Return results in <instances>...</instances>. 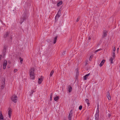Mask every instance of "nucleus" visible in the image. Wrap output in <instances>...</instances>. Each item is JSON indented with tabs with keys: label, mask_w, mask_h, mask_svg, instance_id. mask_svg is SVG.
Wrapping results in <instances>:
<instances>
[{
	"label": "nucleus",
	"mask_w": 120,
	"mask_h": 120,
	"mask_svg": "<svg viewBox=\"0 0 120 120\" xmlns=\"http://www.w3.org/2000/svg\"><path fill=\"white\" fill-rule=\"evenodd\" d=\"M11 100L15 103H16L17 101V96L15 95H13L11 98Z\"/></svg>",
	"instance_id": "obj_3"
},
{
	"label": "nucleus",
	"mask_w": 120,
	"mask_h": 120,
	"mask_svg": "<svg viewBox=\"0 0 120 120\" xmlns=\"http://www.w3.org/2000/svg\"><path fill=\"white\" fill-rule=\"evenodd\" d=\"M101 50V49H98V50H96L95 51V53H96V52H98V51H99Z\"/></svg>",
	"instance_id": "obj_28"
},
{
	"label": "nucleus",
	"mask_w": 120,
	"mask_h": 120,
	"mask_svg": "<svg viewBox=\"0 0 120 120\" xmlns=\"http://www.w3.org/2000/svg\"><path fill=\"white\" fill-rule=\"evenodd\" d=\"M90 74L89 73L88 74L86 75H85L83 77V79L84 80H86L87 78V77Z\"/></svg>",
	"instance_id": "obj_12"
},
{
	"label": "nucleus",
	"mask_w": 120,
	"mask_h": 120,
	"mask_svg": "<svg viewBox=\"0 0 120 120\" xmlns=\"http://www.w3.org/2000/svg\"><path fill=\"white\" fill-rule=\"evenodd\" d=\"M65 51H64V52H63V55H64V54H65Z\"/></svg>",
	"instance_id": "obj_36"
},
{
	"label": "nucleus",
	"mask_w": 120,
	"mask_h": 120,
	"mask_svg": "<svg viewBox=\"0 0 120 120\" xmlns=\"http://www.w3.org/2000/svg\"><path fill=\"white\" fill-rule=\"evenodd\" d=\"M111 116V115L110 114H108V116L109 117Z\"/></svg>",
	"instance_id": "obj_38"
},
{
	"label": "nucleus",
	"mask_w": 120,
	"mask_h": 120,
	"mask_svg": "<svg viewBox=\"0 0 120 120\" xmlns=\"http://www.w3.org/2000/svg\"><path fill=\"white\" fill-rule=\"evenodd\" d=\"M105 61V60H103L101 62L100 64L99 65L100 67L102 66L104 64V63Z\"/></svg>",
	"instance_id": "obj_11"
},
{
	"label": "nucleus",
	"mask_w": 120,
	"mask_h": 120,
	"mask_svg": "<svg viewBox=\"0 0 120 120\" xmlns=\"http://www.w3.org/2000/svg\"><path fill=\"white\" fill-rule=\"evenodd\" d=\"M85 101H86V102L87 103L88 105H89L90 104V103H89V100L88 99H86Z\"/></svg>",
	"instance_id": "obj_25"
},
{
	"label": "nucleus",
	"mask_w": 120,
	"mask_h": 120,
	"mask_svg": "<svg viewBox=\"0 0 120 120\" xmlns=\"http://www.w3.org/2000/svg\"><path fill=\"white\" fill-rule=\"evenodd\" d=\"M91 39V38L90 37H89L88 38V42H89L90 41V40Z\"/></svg>",
	"instance_id": "obj_33"
},
{
	"label": "nucleus",
	"mask_w": 120,
	"mask_h": 120,
	"mask_svg": "<svg viewBox=\"0 0 120 120\" xmlns=\"http://www.w3.org/2000/svg\"><path fill=\"white\" fill-rule=\"evenodd\" d=\"M99 108L98 107L95 115V119L96 120H98L99 117Z\"/></svg>",
	"instance_id": "obj_4"
},
{
	"label": "nucleus",
	"mask_w": 120,
	"mask_h": 120,
	"mask_svg": "<svg viewBox=\"0 0 120 120\" xmlns=\"http://www.w3.org/2000/svg\"><path fill=\"white\" fill-rule=\"evenodd\" d=\"M72 114H73V112L72 110H71L69 113V115H72Z\"/></svg>",
	"instance_id": "obj_27"
},
{
	"label": "nucleus",
	"mask_w": 120,
	"mask_h": 120,
	"mask_svg": "<svg viewBox=\"0 0 120 120\" xmlns=\"http://www.w3.org/2000/svg\"><path fill=\"white\" fill-rule=\"evenodd\" d=\"M52 95H53V93H51V94L50 97V101H51L52 100Z\"/></svg>",
	"instance_id": "obj_23"
},
{
	"label": "nucleus",
	"mask_w": 120,
	"mask_h": 120,
	"mask_svg": "<svg viewBox=\"0 0 120 120\" xmlns=\"http://www.w3.org/2000/svg\"><path fill=\"white\" fill-rule=\"evenodd\" d=\"M31 92H32V94H32V93H33L34 92V91L33 90H31Z\"/></svg>",
	"instance_id": "obj_39"
},
{
	"label": "nucleus",
	"mask_w": 120,
	"mask_h": 120,
	"mask_svg": "<svg viewBox=\"0 0 120 120\" xmlns=\"http://www.w3.org/2000/svg\"><path fill=\"white\" fill-rule=\"evenodd\" d=\"M8 113L9 117L10 118L11 113V109H10L9 110Z\"/></svg>",
	"instance_id": "obj_15"
},
{
	"label": "nucleus",
	"mask_w": 120,
	"mask_h": 120,
	"mask_svg": "<svg viewBox=\"0 0 120 120\" xmlns=\"http://www.w3.org/2000/svg\"><path fill=\"white\" fill-rule=\"evenodd\" d=\"M9 33L8 32H7L4 35V38H6L8 37L9 36Z\"/></svg>",
	"instance_id": "obj_7"
},
{
	"label": "nucleus",
	"mask_w": 120,
	"mask_h": 120,
	"mask_svg": "<svg viewBox=\"0 0 120 120\" xmlns=\"http://www.w3.org/2000/svg\"><path fill=\"white\" fill-rule=\"evenodd\" d=\"M59 99V98L58 96H56L54 98V100L55 101H56L58 100Z\"/></svg>",
	"instance_id": "obj_21"
},
{
	"label": "nucleus",
	"mask_w": 120,
	"mask_h": 120,
	"mask_svg": "<svg viewBox=\"0 0 120 120\" xmlns=\"http://www.w3.org/2000/svg\"><path fill=\"white\" fill-rule=\"evenodd\" d=\"M80 18L79 17H78L77 18V19L76 20V22H78Z\"/></svg>",
	"instance_id": "obj_30"
},
{
	"label": "nucleus",
	"mask_w": 120,
	"mask_h": 120,
	"mask_svg": "<svg viewBox=\"0 0 120 120\" xmlns=\"http://www.w3.org/2000/svg\"><path fill=\"white\" fill-rule=\"evenodd\" d=\"M112 56L113 57V58H115V57L116 56L115 54V52H112Z\"/></svg>",
	"instance_id": "obj_20"
},
{
	"label": "nucleus",
	"mask_w": 120,
	"mask_h": 120,
	"mask_svg": "<svg viewBox=\"0 0 120 120\" xmlns=\"http://www.w3.org/2000/svg\"><path fill=\"white\" fill-rule=\"evenodd\" d=\"M93 57V55H91L90 56V58H89V60H90Z\"/></svg>",
	"instance_id": "obj_34"
},
{
	"label": "nucleus",
	"mask_w": 120,
	"mask_h": 120,
	"mask_svg": "<svg viewBox=\"0 0 120 120\" xmlns=\"http://www.w3.org/2000/svg\"><path fill=\"white\" fill-rule=\"evenodd\" d=\"M107 97L108 98V99L110 100L111 99V97L110 95V94L109 92H108L107 94Z\"/></svg>",
	"instance_id": "obj_13"
},
{
	"label": "nucleus",
	"mask_w": 120,
	"mask_h": 120,
	"mask_svg": "<svg viewBox=\"0 0 120 120\" xmlns=\"http://www.w3.org/2000/svg\"><path fill=\"white\" fill-rule=\"evenodd\" d=\"M27 17L26 13H24L22 16V17L20 19V23H21V24L24 20L26 19Z\"/></svg>",
	"instance_id": "obj_2"
},
{
	"label": "nucleus",
	"mask_w": 120,
	"mask_h": 120,
	"mask_svg": "<svg viewBox=\"0 0 120 120\" xmlns=\"http://www.w3.org/2000/svg\"><path fill=\"white\" fill-rule=\"evenodd\" d=\"M7 47V46L6 45L4 46L3 50V53L4 54L5 52Z\"/></svg>",
	"instance_id": "obj_9"
},
{
	"label": "nucleus",
	"mask_w": 120,
	"mask_h": 120,
	"mask_svg": "<svg viewBox=\"0 0 120 120\" xmlns=\"http://www.w3.org/2000/svg\"><path fill=\"white\" fill-rule=\"evenodd\" d=\"M7 64V62L6 60H5L3 64V68L4 69H5L6 68V67Z\"/></svg>",
	"instance_id": "obj_8"
},
{
	"label": "nucleus",
	"mask_w": 120,
	"mask_h": 120,
	"mask_svg": "<svg viewBox=\"0 0 120 120\" xmlns=\"http://www.w3.org/2000/svg\"><path fill=\"white\" fill-rule=\"evenodd\" d=\"M5 84V80L4 79L1 82V88L2 89L4 88V87Z\"/></svg>",
	"instance_id": "obj_6"
},
{
	"label": "nucleus",
	"mask_w": 120,
	"mask_h": 120,
	"mask_svg": "<svg viewBox=\"0 0 120 120\" xmlns=\"http://www.w3.org/2000/svg\"><path fill=\"white\" fill-rule=\"evenodd\" d=\"M61 13V11L60 10H59L57 13V14H56V17H55V20H57L60 17V15H59V14H60Z\"/></svg>",
	"instance_id": "obj_5"
},
{
	"label": "nucleus",
	"mask_w": 120,
	"mask_h": 120,
	"mask_svg": "<svg viewBox=\"0 0 120 120\" xmlns=\"http://www.w3.org/2000/svg\"><path fill=\"white\" fill-rule=\"evenodd\" d=\"M62 1H60V2L58 3L57 4V6H59L60 5L62 4Z\"/></svg>",
	"instance_id": "obj_19"
},
{
	"label": "nucleus",
	"mask_w": 120,
	"mask_h": 120,
	"mask_svg": "<svg viewBox=\"0 0 120 120\" xmlns=\"http://www.w3.org/2000/svg\"><path fill=\"white\" fill-rule=\"evenodd\" d=\"M107 31H106L105 30L103 32V37H105L107 35Z\"/></svg>",
	"instance_id": "obj_10"
},
{
	"label": "nucleus",
	"mask_w": 120,
	"mask_h": 120,
	"mask_svg": "<svg viewBox=\"0 0 120 120\" xmlns=\"http://www.w3.org/2000/svg\"><path fill=\"white\" fill-rule=\"evenodd\" d=\"M2 57V56L1 55H0V60H1V58Z\"/></svg>",
	"instance_id": "obj_37"
},
{
	"label": "nucleus",
	"mask_w": 120,
	"mask_h": 120,
	"mask_svg": "<svg viewBox=\"0 0 120 120\" xmlns=\"http://www.w3.org/2000/svg\"><path fill=\"white\" fill-rule=\"evenodd\" d=\"M18 71V70L17 69H15L14 70V73H15L16 72Z\"/></svg>",
	"instance_id": "obj_32"
},
{
	"label": "nucleus",
	"mask_w": 120,
	"mask_h": 120,
	"mask_svg": "<svg viewBox=\"0 0 120 120\" xmlns=\"http://www.w3.org/2000/svg\"><path fill=\"white\" fill-rule=\"evenodd\" d=\"M54 71L53 70H52L51 71V73H50V77H51L52 75H53V73H54Z\"/></svg>",
	"instance_id": "obj_24"
},
{
	"label": "nucleus",
	"mask_w": 120,
	"mask_h": 120,
	"mask_svg": "<svg viewBox=\"0 0 120 120\" xmlns=\"http://www.w3.org/2000/svg\"><path fill=\"white\" fill-rule=\"evenodd\" d=\"M82 107L81 105L79 107V109L80 110H81Z\"/></svg>",
	"instance_id": "obj_29"
},
{
	"label": "nucleus",
	"mask_w": 120,
	"mask_h": 120,
	"mask_svg": "<svg viewBox=\"0 0 120 120\" xmlns=\"http://www.w3.org/2000/svg\"><path fill=\"white\" fill-rule=\"evenodd\" d=\"M119 49V48H118L117 49V53H118V52Z\"/></svg>",
	"instance_id": "obj_35"
},
{
	"label": "nucleus",
	"mask_w": 120,
	"mask_h": 120,
	"mask_svg": "<svg viewBox=\"0 0 120 120\" xmlns=\"http://www.w3.org/2000/svg\"><path fill=\"white\" fill-rule=\"evenodd\" d=\"M19 59L20 60V62L21 64H22V63L23 59L22 58L20 57L19 58Z\"/></svg>",
	"instance_id": "obj_26"
},
{
	"label": "nucleus",
	"mask_w": 120,
	"mask_h": 120,
	"mask_svg": "<svg viewBox=\"0 0 120 120\" xmlns=\"http://www.w3.org/2000/svg\"><path fill=\"white\" fill-rule=\"evenodd\" d=\"M72 90V88L70 86H69L68 87V91L69 92H71Z\"/></svg>",
	"instance_id": "obj_16"
},
{
	"label": "nucleus",
	"mask_w": 120,
	"mask_h": 120,
	"mask_svg": "<svg viewBox=\"0 0 120 120\" xmlns=\"http://www.w3.org/2000/svg\"><path fill=\"white\" fill-rule=\"evenodd\" d=\"M57 36H56L54 38V40H53V42L54 43V44L55 43H56V41L57 39Z\"/></svg>",
	"instance_id": "obj_17"
},
{
	"label": "nucleus",
	"mask_w": 120,
	"mask_h": 120,
	"mask_svg": "<svg viewBox=\"0 0 120 120\" xmlns=\"http://www.w3.org/2000/svg\"><path fill=\"white\" fill-rule=\"evenodd\" d=\"M115 58H113V57H111L110 59L109 60V61L110 62V63L111 64H113V60Z\"/></svg>",
	"instance_id": "obj_14"
},
{
	"label": "nucleus",
	"mask_w": 120,
	"mask_h": 120,
	"mask_svg": "<svg viewBox=\"0 0 120 120\" xmlns=\"http://www.w3.org/2000/svg\"><path fill=\"white\" fill-rule=\"evenodd\" d=\"M116 50L115 48L114 47L112 51L113 52H115V51Z\"/></svg>",
	"instance_id": "obj_31"
},
{
	"label": "nucleus",
	"mask_w": 120,
	"mask_h": 120,
	"mask_svg": "<svg viewBox=\"0 0 120 120\" xmlns=\"http://www.w3.org/2000/svg\"><path fill=\"white\" fill-rule=\"evenodd\" d=\"M35 69L34 68H31L30 70L29 74L30 78L33 79L34 78Z\"/></svg>",
	"instance_id": "obj_1"
},
{
	"label": "nucleus",
	"mask_w": 120,
	"mask_h": 120,
	"mask_svg": "<svg viewBox=\"0 0 120 120\" xmlns=\"http://www.w3.org/2000/svg\"><path fill=\"white\" fill-rule=\"evenodd\" d=\"M72 116V115H69L68 118V120H71V118Z\"/></svg>",
	"instance_id": "obj_22"
},
{
	"label": "nucleus",
	"mask_w": 120,
	"mask_h": 120,
	"mask_svg": "<svg viewBox=\"0 0 120 120\" xmlns=\"http://www.w3.org/2000/svg\"><path fill=\"white\" fill-rule=\"evenodd\" d=\"M42 79L41 78H39L38 79V83L39 84L41 83V82H42Z\"/></svg>",
	"instance_id": "obj_18"
}]
</instances>
